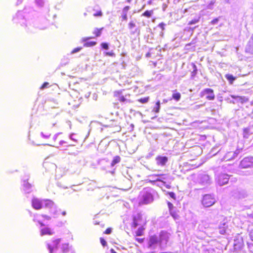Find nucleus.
Listing matches in <instances>:
<instances>
[{"label": "nucleus", "instance_id": "obj_1", "mask_svg": "<svg viewBox=\"0 0 253 253\" xmlns=\"http://www.w3.org/2000/svg\"><path fill=\"white\" fill-rule=\"evenodd\" d=\"M32 207L36 210L42 209L43 206L46 208L51 209L53 206V202L48 199L41 200L36 197H34L31 200Z\"/></svg>", "mask_w": 253, "mask_h": 253}, {"label": "nucleus", "instance_id": "obj_2", "mask_svg": "<svg viewBox=\"0 0 253 253\" xmlns=\"http://www.w3.org/2000/svg\"><path fill=\"white\" fill-rule=\"evenodd\" d=\"M146 220L143 218L142 215L140 213H138L133 217V221L131 223V226L135 228L139 225H144L146 224Z\"/></svg>", "mask_w": 253, "mask_h": 253}, {"label": "nucleus", "instance_id": "obj_3", "mask_svg": "<svg viewBox=\"0 0 253 253\" xmlns=\"http://www.w3.org/2000/svg\"><path fill=\"white\" fill-rule=\"evenodd\" d=\"M200 96L201 97H205L209 100H213L215 97L213 90L210 88L203 89L200 92Z\"/></svg>", "mask_w": 253, "mask_h": 253}, {"label": "nucleus", "instance_id": "obj_4", "mask_svg": "<svg viewBox=\"0 0 253 253\" xmlns=\"http://www.w3.org/2000/svg\"><path fill=\"white\" fill-rule=\"evenodd\" d=\"M202 204L206 207H209L215 203V199L211 195H205L202 200Z\"/></svg>", "mask_w": 253, "mask_h": 253}, {"label": "nucleus", "instance_id": "obj_5", "mask_svg": "<svg viewBox=\"0 0 253 253\" xmlns=\"http://www.w3.org/2000/svg\"><path fill=\"white\" fill-rule=\"evenodd\" d=\"M114 97H116L117 100L121 102H129V103H131L132 102V101L128 99L127 97H129L130 95V94H126L125 96H124L122 95V91H120V90H118V91H116L114 92Z\"/></svg>", "mask_w": 253, "mask_h": 253}, {"label": "nucleus", "instance_id": "obj_6", "mask_svg": "<svg viewBox=\"0 0 253 253\" xmlns=\"http://www.w3.org/2000/svg\"><path fill=\"white\" fill-rule=\"evenodd\" d=\"M252 167H253V157L244 158L240 164V167L242 169H246Z\"/></svg>", "mask_w": 253, "mask_h": 253}, {"label": "nucleus", "instance_id": "obj_7", "mask_svg": "<svg viewBox=\"0 0 253 253\" xmlns=\"http://www.w3.org/2000/svg\"><path fill=\"white\" fill-rule=\"evenodd\" d=\"M153 201L152 195L149 192H146L142 193L141 195V202L143 204H147Z\"/></svg>", "mask_w": 253, "mask_h": 253}, {"label": "nucleus", "instance_id": "obj_8", "mask_svg": "<svg viewBox=\"0 0 253 253\" xmlns=\"http://www.w3.org/2000/svg\"><path fill=\"white\" fill-rule=\"evenodd\" d=\"M60 242V239H56L52 240L51 243L48 244V248L50 253H53L54 250L57 249Z\"/></svg>", "mask_w": 253, "mask_h": 253}, {"label": "nucleus", "instance_id": "obj_9", "mask_svg": "<svg viewBox=\"0 0 253 253\" xmlns=\"http://www.w3.org/2000/svg\"><path fill=\"white\" fill-rule=\"evenodd\" d=\"M135 26V24L130 21L128 24V27L130 30V34L131 35H136V37H138L140 35V30L138 28H136L134 30H132V29Z\"/></svg>", "mask_w": 253, "mask_h": 253}, {"label": "nucleus", "instance_id": "obj_10", "mask_svg": "<svg viewBox=\"0 0 253 253\" xmlns=\"http://www.w3.org/2000/svg\"><path fill=\"white\" fill-rule=\"evenodd\" d=\"M167 204L170 214L174 219H177L179 217V215L177 212L173 210L174 206L173 204L170 202H168Z\"/></svg>", "mask_w": 253, "mask_h": 253}, {"label": "nucleus", "instance_id": "obj_11", "mask_svg": "<svg viewBox=\"0 0 253 253\" xmlns=\"http://www.w3.org/2000/svg\"><path fill=\"white\" fill-rule=\"evenodd\" d=\"M159 243H161V241L158 239L157 236H151L149 237L148 247L149 248H152L154 246H155V245Z\"/></svg>", "mask_w": 253, "mask_h": 253}, {"label": "nucleus", "instance_id": "obj_12", "mask_svg": "<svg viewBox=\"0 0 253 253\" xmlns=\"http://www.w3.org/2000/svg\"><path fill=\"white\" fill-rule=\"evenodd\" d=\"M157 164L158 165L164 166L167 163L168 159L167 157L158 156L156 157Z\"/></svg>", "mask_w": 253, "mask_h": 253}, {"label": "nucleus", "instance_id": "obj_13", "mask_svg": "<svg viewBox=\"0 0 253 253\" xmlns=\"http://www.w3.org/2000/svg\"><path fill=\"white\" fill-rule=\"evenodd\" d=\"M231 97L233 99H238L239 101L242 103H245L249 101V98L244 96H236L235 95H231Z\"/></svg>", "mask_w": 253, "mask_h": 253}, {"label": "nucleus", "instance_id": "obj_14", "mask_svg": "<svg viewBox=\"0 0 253 253\" xmlns=\"http://www.w3.org/2000/svg\"><path fill=\"white\" fill-rule=\"evenodd\" d=\"M234 246L235 248L238 249H242L244 246V241L242 238L237 239L235 240Z\"/></svg>", "mask_w": 253, "mask_h": 253}, {"label": "nucleus", "instance_id": "obj_15", "mask_svg": "<svg viewBox=\"0 0 253 253\" xmlns=\"http://www.w3.org/2000/svg\"><path fill=\"white\" fill-rule=\"evenodd\" d=\"M53 233V231L52 230L48 227L43 228L41 230V235L42 236L51 235Z\"/></svg>", "mask_w": 253, "mask_h": 253}, {"label": "nucleus", "instance_id": "obj_16", "mask_svg": "<svg viewBox=\"0 0 253 253\" xmlns=\"http://www.w3.org/2000/svg\"><path fill=\"white\" fill-rule=\"evenodd\" d=\"M246 51L249 53H253V35L247 45Z\"/></svg>", "mask_w": 253, "mask_h": 253}, {"label": "nucleus", "instance_id": "obj_17", "mask_svg": "<svg viewBox=\"0 0 253 253\" xmlns=\"http://www.w3.org/2000/svg\"><path fill=\"white\" fill-rule=\"evenodd\" d=\"M172 92V99L176 101H179L181 98V94L177 92L176 89L173 90Z\"/></svg>", "mask_w": 253, "mask_h": 253}, {"label": "nucleus", "instance_id": "obj_18", "mask_svg": "<svg viewBox=\"0 0 253 253\" xmlns=\"http://www.w3.org/2000/svg\"><path fill=\"white\" fill-rule=\"evenodd\" d=\"M145 227L143 226L139 227L136 231H135V236H141L144 235Z\"/></svg>", "mask_w": 253, "mask_h": 253}, {"label": "nucleus", "instance_id": "obj_19", "mask_svg": "<svg viewBox=\"0 0 253 253\" xmlns=\"http://www.w3.org/2000/svg\"><path fill=\"white\" fill-rule=\"evenodd\" d=\"M225 78L228 81L229 83L230 84H233L234 81L236 80V77H234L231 74H226L225 75Z\"/></svg>", "mask_w": 253, "mask_h": 253}, {"label": "nucleus", "instance_id": "obj_20", "mask_svg": "<svg viewBox=\"0 0 253 253\" xmlns=\"http://www.w3.org/2000/svg\"><path fill=\"white\" fill-rule=\"evenodd\" d=\"M103 29V27L100 28H95L93 32V34L94 35L95 37L100 36L102 34V31Z\"/></svg>", "mask_w": 253, "mask_h": 253}, {"label": "nucleus", "instance_id": "obj_21", "mask_svg": "<svg viewBox=\"0 0 253 253\" xmlns=\"http://www.w3.org/2000/svg\"><path fill=\"white\" fill-rule=\"evenodd\" d=\"M61 250L63 253H67L69 250L68 244H63L61 247Z\"/></svg>", "mask_w": 253, "mask_h": 253}, {"label": "nucleus", "instance_id": "obj_22", "mask_svg": "<svg viewBox=\"0 0 253 253\" xmlns=\"http://www.w3.org/2000/svg\"><path fill=\"white\" fill-rule=\"evenodd\" d=\"M121 161V158L119 156H115L111 162V166H114L117 163H119Z\"/></svg>", "mask_w": 253, "mask_h": 253}, {"label": "nucleus", "instance_id": "obj_23", "mask_svg": "<svg viewBox=\"0 0 253 253\" xmlns=\"http://www.w3.org/2000/svg\"><path fill=\"white\" fill-rule=\"evenodd\" d=\"M42 137L45 139H47L51 135V133L48 131L42 132L41 133Z\"/></svg>", "mask_w": 253, "mask_h": 253}, {"label": "nucleus", "instance_id": "obj_24", "mask_svg": "<svg viewBox=\"0 0 253 253\" xmlns=\"http://www.w3.org/2000/svg\"><path fill=\"white\" fill-rule=\"evenodd\" d=\"M96 44V42L94 41L86 42L84 43V47H91L93 46Z\"/></svg>", "mask_w": 253, "mask_h": 253}, {"label": "nucleus", "instance_id": "obj_25", "mask_svg": "<svg viewBox=\"0 0 253 253\" xmlns=\"http://www.w3.org/2000/svg\"><path fill=\"white\" fill-rule=\"evenodd\" d=\"M160 109V102L158 101L156 103V106L154 107L153 111L157 113L159 112Z\"/></svg>", "mask_w": 253, "mask_h": 253}, {"label": "nucleus", "instance_id": "obj_26", "mask_svg": "<svg viewBox=\"0 0 253 253\" xmlns=\"http://www.w3.org/2000/svg\"><path fill=\"white\" fill-rule=\"evenodd\" d=\"M200 17H198V18H197L193 19H192V20H190V21L188 22V24L189 25H193V24H196V23H197L198 22H199V21H200Z\"/></svg>", "mask_w": 253, "mask_h": 253}, {"label": "nucleus", "instance_id": "obj_27", "mask_svg": "<svg viewBox=\"0 0 253 253\" xmlns=\"http://www.w3.org/2000/svg\"><path fill=\"white\" fill-rule=\"evenodd\" d=\"M152 13H153V10H151V11L146 10L144 13H142V16H145L147 17H150Z\"/></svg>", "mask_w": 253, "mask_h": 253}, {"label": "nucleus", "instance_id": "obj_28", "mask_svg": "<svg viewBox=\"0 0 253 253\" xmlns=\"http://www.w3.org/2000/svg\"><path fill=\"white\" fill-rule=\"evenodd\" d=\"M149 99V97H144V98H141L139 99L138 100V101L141 103H146L148 101Z\"/></svg>", "mask_w": 253, "mask_h": 253}, {"label": "nucleus", "instance_id": "obj_29", "mask_svg": "<svg viewBox=\"0 0 253 253\" xmlns=\"http://www.w3.org/2000/svg\"><path fill=\"white\" fill-rule=\"evenodd\" d=\"M192 66L193 68V71H192V74L193 76H195L197 72V68L196 65L194 63L192 64Z\"/></svg>", "mask_w": 253, "mask_h": 253}, {"label": "nucleus", "instance_id": "obj_30", "mask_svg": "<svg viewBox=\"0 0 253 253\" xmlns=\"http://www.w3.org/2000/svg\"><path fill=\"white\" fill-rule=\"evenodd\" d=\"M101 46L102 48L107 50L109 48L108 44L106 42H102L101 43Z\"/></svg>", "mask_w": 253, "mask_h": 253}, {"label": "nucleus", "instance_id": "obj_31", "mask_svg": "<svg viewBox=\"0 0 253 253\" xmlns=\"http://www.w3.org/2000/svg\"><path fill=\"white\" fill-rule=\"evenodd\" d=\"M82 49V47H76V48H75L74 49H73L72 51H71V53L72 54H74L75 53H76L77 52H79L80 51L81 49Z\"/></svg>", "mask_w": 253, "mask_h": 253}, {"label": "nucleus", "instance_id": "obj_32", "mask_svg": "<svg viewBox=\"0 0 253 253\" xmlns=\"http://www.w3.org/2000/svg\"><path fill=\"white\" fill-rule=\"evenodd\" d=\"M243 131H244V137H247L248 135L249 134V129L248 128H246L244 129Z\"/></svg>", "mask_w": 253, "mask_h": 253}, {"label": "nucleus", "instance_id": "obj_33", "mask_svg": "<svg viewBox=\"0 0 253 253\" xmlns=\"http://www.w3.org/2000/svg\"><path fill=\"white\" fill-rule=\"evenodd\" d=\"M100 243L101 244V245L103 246V247H105L106 246H107V242L106 241H105V240L103 238H100Z\"/></svg>", "mask_w": 253, "mask_h": 253}, {"label": "nucleus", "instance_id": "obj_34", "mask_svg": "<svg viewBox=\"0 0 253 253\" xmlns=\"http://www.w3.org/2000/svg\"><path fill=\"white\" fill-rule=\"evenodd\" d=\"M168 194L173 199H176V196L174 192H169L168 193Z\"/></svg>", "mask_w": 253, "mask_h": 253}, {"label": "nucleus", "instance_id": "obj_35", "mask_svg": "<svg viewBox=\"0 0 253 253\" xmlns=\"http://www.w3.org/2000/svg\"><path fill=\"white\" fill-rule=\"evenodd\" d=\"M102 15V12L101 10H99L97 12H96V13L93 14V16L95 17H100V16H101Z\"/></svg>", "mask_w": 253, "mask_h": 253}, {"label": "nucleus", "instance_id": "obj_36", "mask_svg": "<svg viewBox=\"0 0 253 253\" xmlns=\"http://www.w3.org/2000/svg\"><path fill=\"white\" fill-rule=\"evenodd\" d=\"M49 83L47 82H44L40 87L41 89H43L48 86Z\"/></svg>", "mask_w": 253, "mask_h": 253}, {"label": "nucleus", "instance_id": "obj_37", "mask_svg": "<svg viewBox=\"0 0 253 253\" xmlns=\"http://www.w3.org/2000/svg\"><path fill=\"white\" fill-rule=\"evenodd\" d=\"M112 232V228L110 227L107 228L105 231L104 232V233L105 234H110Z\"/></svg>", "mask_w": 253, "mask_h": 253}, {"label": "nucleus", "instance_id": "obj_38", "mask_svg": "<svg viewBox=\"0 0 253 253\" xmlns=\"http://www.w3.org/2000/svg\"><path fill=\"white\" fill-rule=\"evenodd\" d=\"M249 234L251 240L253 241V228L249 230Z\"/></svg>", "mask_w": 253, "mask_h": 253}, {"label": "nucleus", "instance_id": "obj_39", "mask_svg": "<svg viewBox=\"0 0 253 253\" xmlns=\"http://www.w3.org/2000/svg\"><path fill=\"white\" fill-rule=\"evenodd\" d=\"M135 241L138 242L139 243L142 244L144 242L145 238H135Z\"/></svg>", "mask_w": 253, "mask_h": 253}, {"label": "nucleus", "instance_id": "obj_40", "mask_svg": "<svg viewBox=\"0 0 253 253\" xmlns=\"http://www.w3.org/2000/svg\"><path fill=\"white\" fill-rule=\"evenodd\" d=\"M129 8H130V7L129 6H126L124 7L123 9V13L127 14V12L128 11V10L129 9Z\"/></svg>", "mask_w": 253, "mask_h": 253}, {"label": "nucleus", "instance_id": "obj_41", "mask_svg": "<svg viewBox=\"0 0 253 253\" xmlns=\"http://www.w3.org/2000/svg\"><path fill=\"white\" fill-rule=\"evenodd\" d=\"M220 229L221 230L219 231V233L221 234H224L226 232V228H225L224 227H219Z\"/></svg>", "mask_w": 253, "mask_h": 253}, {"label": "nucleus", "instance_id": "obj_42", "mask_svg": "<svg viewBox=\"0 0 253 253\" xmlns=\"http://www.w3.org/2000/svg\"><path fill=\"white\" fill-rule=\"evenodd\" d=\"M165 24L162 22L159 24V26L161 28L162 30L165 29Z\"/></svg>", "mask_w": 253, "mask_h": 253}, {"label": "nucleus", "instance_id": "obj_43", "mask_svg": "<svg viewBox=\"0 0 253 253\" xmlns=\"http://www.w3.org/2000/svg\"><path fill=\"white\" fill-rule=\"evenodd\" d=\"M218 21V18H216L213 19L212 20H211V23L212 24H215V23H216Z\"/></svg>", "mask_w": 253, "mask_h": 253}, {"label": "nucleus", "instance_id": "obj_44", "mask_svg": "<svg viewBox=\"0 0 253 253\" xmlns=\"http://www.w3.org/2000/svg\"><path fill=\"white\" fill-rule=\"evenodd\" d=\"M122 18L123 20H127V14L126 13H123V14L122 16Z\"/></svg>", "mask_w": 253, "mask_h": 253}, {"label": "nucleus", "instance_id": "obj_45", "mask_svg": "<svg viewBox=\"0 0 253 253\" xmlns=\"http://www.w3.org/2000/svg\"><path fill=\"white\" fill-rule=\"evenodd\" d=\"M106 55H109V56H112L114 55V53H112V52H108L106 53Z\"/></svg>", "mask_w": 253, "mask_h": 253}, {"label": "nucleus", "instance_id": "obj_46", "mask_svg": "<svg viewBox=\"0 0 253 253\" xmlns=\"http://www.w3.org/2000/svg\"><path fill=\"white\" fill-rule=\"evenodd\" d=\"M42 217H43L47 219H49L50 218V217L49 216H48L46 215H42Z\"/></svg>", "mask_w": 253, "mask_h": 253}, {"label": "nucleus", "instance_id": "obj_47", "mask_svg": "<svg viewBox=\"0 0 253 253\" xmlns=\"http://www.w3.org/2000/svg\"><path fill=\"white\" fill-rule=\"evenodd\" d=\"M91 38H92L91 37H87V38H86L85 39H84L83 41H86L88 40L91 39Z\"/></svg>", "mask_w": 253, "mask_h": 253}, {"label": "nucleus", "instance_id": "obj_48", "mask_svg": "<svg viewBox=\"0 0 253 253\" xmlns=\"http://www.w3.org/2000/svg\"><path fill=\"white\" fill-rule=\"evenodd\" d=\"M110 251H111V253H117L116 252V251H115L113 249H111V250H110Z\"/></svg>", "mask_w": 253, "mask_h": 253}, {"label": "nucleus", "instance_id": "obj_49", "mask_svg": "<svg viewBox=\"0 0 253 253\" xmlns=\"http://www.w3.org/2000/svg\"><path fill=\"white\" fill-rule=\"evenodd\" d=\"M38 222L41 225V226H44V224H43L42 222L40 221H38Z\"/></svg>", "mask_w": 253, "mask_h": 253}, {"label": "nucleus", "instance_id": "obj_50", "mask_svg": "<svg viewBox=\"0 0 253 253\" xmlns=\"http://www.w3.org/2000/svg\"><path fill=\"white\" fill-rule=\"evenodd\" d=\"M62 214L63 215H65L66 214V212L65 211H64L62 212Z\"/></svg>", "mask_w": 253, "mask_h": 253}, {"label": "nucleus", "instance_id": "obj_51", "mask_svg": "<svg viewBox=\"0 0 253 253\" xmlns=\"http://www.w3.org/2000/svg\"><path fill=\"white\" fill-rule=\"evenodd\" d=\"M155 181H162V180L161 179H156Z\"/></svg>", "mask_w": 253, "mask_h": 253}, {"label": "nucleus", "instance_id": "obj_52", "mask_svg": "<svg viewBox=\"0 0 253 253\" xmlns=\"http://www.w3.org/2000/svg\"><path fill=\"white\" fill-rule=\"evenodd\" d=\"M131 0H127V2H130Z\"/></svg>", "mask_w": 253, "mask_h": 253}, {"label": "nucleus", "instance_id": "obj_53", "mask_svg": "<svg viewBox=\"0 0 253 253\" xmlns=\"http://www.w3.org/2000/svg\"><path fill=\"white\" fill-rule=\"evenodd\" d=\"M156 176H159V175H164L163 174H157L156 175Z\"/></svg>", "mask_w": 253, "mask_h": 253}, {"label": "nucleus", "instance_id": "obj_54", "mask_svg": "<svg viewBox=\"0 0 253 253\" xmlns=\"http://www.w3.org/2000/svg\"><path fill=\"white\" fill-rule=\"evenodd\" d=\"M146 56H150V54H149V53H147V54H146Z\"/></svg>", "mask_w": 253, "mask_h": 253}, {"label": "nucleus", "instance_id": "obj_55", "mask_svg": "<svg viewBox=\"0 0 253 253\" xmlns=\"http://www.w3.org/2000/svg\"><path fill=\"white\" fill-rule=\"evenodd\" d=\"M156 64H157V63H156V62L154 63V66H156Z\"/></svg>", "mask_w": 253, "mask_h": 253}]
</instances>
